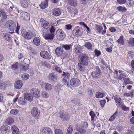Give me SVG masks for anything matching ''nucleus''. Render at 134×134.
<instances>
[{
    "instance_id": "f257e3e1",
    "label": "nucleus",
    "mask_w": 134,
    "mask_h": 134,
    "mask_svg": "<svg viewBox=\"0 0 134 134\" xmlns=\"http://www.w3.org/2000/svg\"><path fill=\"white\" fill-rule=\"evenodd\" d=\"M80 63L85 65H87L89 62V59L88 56L86 54H82L80 57Z\"/></svg>"
},
{
    "instance_id": "f03ea898",
    "label": "nucleus",
    "mask_w": 134,
    "mask_h": 134,
    "mask_svg": "<svg viewBox=\"0 0 134 134\" xmlns=\"http://www.w3.org/2000/svg\"><path fill=\"white\" fill-rule=\"evenodd\" d=\"M21 34L24 38L27 40H31L32 37H34V35L31 32H27L25 30H22Z\"/></svg>"
},
{
    "instance_id": "7ed1b4c3",
    "label": "nucleus",
    "mask_w": 134,
    "mask_h": 134,
    "mask_svg": "<svg viewBox=\"0 0 134 134\" xmlns=\"http://www.w3.org/2000/svg\"><path fill=\"white\" fill-rule=\"evenodd\" d=\"M31 113L33 116L36 119H38L40 116V110L36 107H34L32 108Z\"/></svg>"
},
{
    "instance_id": "20e7f679",
    "label": "nucleus",
    "mask_w": 134,
    "mask_h": 134,
    "mask_svg": "<svg viewBox=\"0 0 134 134\" xmlns=\"http://www.w3.org/2000/svg\"><path fill=\"white\" fill-rule=\"evenodd\" d=\"M70 83L72 86L77 87L80 84V82L78 79L73 78L71 80Z\"/></svg>"
},
{
    "instance_id": "39448f33",
    "label": "nucleus",
    "mask_w": 134,
    "mask_h": 134,
    "mask_svg": "<svg viewBox=\"0 0 134 134\" xmlns=\"http://www.w3.org/2000/svg\"><path fill=\"white\" fill-rule=\"evenodd\" d=\"M101 74V72L98 66H97L94 71L92 72L91 75L93 78H95L99 77Z\"/></svg>"
},
{
    "instance_id": "423d86ee",
    "label": "nucleus",
    "mask_w": 134,
    "mask_h": 134,
    "mask_svg": "<svg viewBox=\"0 0 134 134\" xmlns=\"http://www.w3.org/2000/svg\"><path fill=\"white\" fill-rule=\"evenodd\" d=\"M74 35L77 36H80L82 34V30L81 27L77 26L73 31Z\"/></svg>"
},
{
    "instance_id": "0eeeda50",
    "label": "nucleus",
    "mask_w": 134,
    "mask_h": 134,
    "mask_svg": "<svg viewBox=\"0 0 134 134\" xmlns=\"http://www.w3.org/2000/svg\"><path fill=\"white\" fill-rule=\"evenodd\" d=\"M48 78L51 82L55 83L57 81L58 77L55 74L52 72L49 74Z\"/></svg>"
},
{
    "instance_id": "6e6552de",
    "label": "nucleus",
    "mask_w": 134,
    "mask_h": 134,
    "mask_svg": "<svg viewBox=\"0 0 134 134\" xmlns=\"http://www.w3.org/2000/svg\"><path fill=\"white\" fill-rule=\"evenodd\" d=\"M31 93L33 97L38 98L40 96V91L38 88H33L30 90Z\"/></svg>"
},
{
    "instance_id": "1a4fd4ad",
    "label": "nucleus",
    "mask_w": 134,
    "mask_h": 134,
    "mask_svg": "<svg viewBox=\"0 0 134 134\" xmlns=\"http://www.w3.org/2000/svg\"><path fill=\"white\" fill-rule=\"evenodd\" d=\"M57 34L58 36V38L59 40H63L65 35L64 32L61 29H59L57 31Z\"/></svg>"
},
{
    "instance_id": "9d476101",
    "label": "nucleus",
    "mask_w": 134,
    "mask_h": 134,
    "mask_svg": "<svg viewBox=\"0 0 134 134\" xmlns=\"http://www.w3.org/2000/svg\"><path fill=\"white\" fill-rule=\"evenodd\" d=\"M7 24V26L10 31H13L15 29L16 24L12 20L8 21Z\"/></svg>"
},
{
    "instance_id": "9b49d317",
    "label": "nucleus",
    "mask_w": 134,
    "mask_h": 134,
    "mask_svg": "<svg viewBox=\"0 0 134 134\" xmlns=\"http://www.w3.org/2000/svg\"><path fill=\"white\" fill-rule=\"evenodd\" d=\"M88 125L87 122H85L83 126L80 127L79 131L81 134H84L86 133L87 129L88 128Z\"/></svg>"
},
{
    "instance_id": "f8f14e48",
    "label": "nucleus",
    "mask_w": 134,
    "mask_h": 134,
    "mask_svg": "<svg viewBox=\"0 0 134 134\" xmlns=\"http://www.w3.org/2000/svg\"><path fill=\"white\" fill-rule=\"evenodd\" d=\"M40 22L43 27L45 29H47L50 27L49 24L43 19L40 20Z\"/></svg>"
},
{
    "instance_id": "ddd939ff",
    "label": "nucleus",
    "mask_w": 134,
    "mask_h": 134,
    "mask_svg": "<svg viewBox=\"0 0 134 134\" xmlns=\"http://www.w3.org/2000/svg\"><path fill=\"white\" fill-rule=\"evenodd\" d=\"M9 127L8 126L4 125L1 126L0 130L2 133L7 134L9 132Z\"/></svg>"
},
{
    "instance_id": "4468645a",
    "label": "nucleus",
    "mask_w": 134,
    "mask_h": 134,
    "mask_svg": "<svg viewBox=\"0 0 134 134\" xmlns=\"http://www.w3.org/2000/svg\"><path fill=\"white\" fill-rule=\"evenodd\" d=\"M41 57L47 59H50L51 57L48 53L46 51H42L40 53Z\"/></svg>"
},
{
    "instance_id": "2eb2a0df",
    "label": "nucleus",
    "mask_w": 134,
    "mask_h": 134,
    "mask_svg": "<svg viewBox=\"0 0 134 134\" xmlns=\"http://www.w3.org/2000/svg\"><path fill=\"white\" fill-rule=\"evenodd\" d=\"M20 16L23 19L27 21H29L30 19V16L29 14L26 12H23L20 13Z\"/></svg>"
},
{
    "instance_id": "dca6fc26",
    "label": "nucleus",
    "mask_w": 134,
    "mask_h": 134,
    "mask_svg": "<svg viewBox=\"0 0 134 134\" xmlns=\"http://www.w3.org/2000/svg\"><path fill=\"white\" fill-rule=\"evenodd\" d=\"M42 88H44L47 91H49L52 89V85L48 83H44L41 85Z\"/></svg>"
},
{
    "instance_id": "f3484780",
    "label": "nucleus",
    "mask_w": 134,
    "mask_h": 134,
    "mask_svg": "<svg viewBox=\"0 0 134 134\" xmlns=\"http://www.w3.org/2000/svg\"><path fill=\"white\" fill-rule=\"evenodd\" d=\"M63 49L62 48L58 47L55 50V53L58 56L62 55L63 53Z\"/></svg>"
},
{
    "instance_id": "a211bd4d",
    "label": "nucleus",
    "mask_w": 134,
    "mask_h": 134,
    "mask_svg": "<svg viewBox=\"0 0 134 134\" xmlns=\"http://www.w3.org/2000/svg\"><path fill=\"white\" fill-rule=\"evenodd\" d=\"M23 85V83L21 80H18L15 82L14 86L16 89H20L22 87Z\"/></svg>"
},
{
    "instance_id": "6ab92c4d",
    "label": "nucleus",
    "mask_w": 134,
    "mask_h": 134,
    "mask_svg": "<svg viewBox=\"0 0 134 134\" xmlns=\"http://www.w3.org/2000/svg\"><path fill=\"white\" fill-rule=\"evenodd\" d=\"M54 35V34H43V36L46 40H52L53 39Z\"/></svg>"
},
{
    "instance_id": "aec40b11",
    "label": "nucleus",
    "mask_w": 134,
    "mask_h": 134,
    "mask_svg": "<svg viewBox=\"0 0 134 134\" xmlns=\"http://www.w3.org/2000/svg\"><path fill=\"white\" fill-rule=\"evenodd\" d=\"M41 132L43 134H49L52 133V131L50 128L46 127L41 129Z\"/></svg>"
},
{
    "instance_id": "412c9836",
    "label": "nucleus",
    "mask_w": 134,
    "mask_h": 134,
    "mask_svg": "<svg viewBox=\"0 0 134 134\" xmlns=\"http://www.w3.org/2000/svg\"><path fill=\"white\" fill-rule=\"evenodd\" d=\"M32 96L31 93H25L24 94L25 99L30 101H31L32 100Z\"/></svg>"
},
{
    "instance_id": "4be33fe9",
    "label": "nucleus",
    "mask_w": 134,
    "mask_h": 134,
    "mask_svg": "<svg viewBox=\"0 0 134 134\" xmlns=\"http://www.w3.org/2000/svg\"><path fill=\"white\" fill-rule=\"evenodd\" d=\"M61 13V10L60 9L56 8L53 10V14L55 16H59Z\"/></svg>"
},
{
    "instance_id": "5701e85b",
    "label": "nucleus",
    "mask_w": 134,
    "mask_h": 134,
    "mask_svg": "<svg viewBox=\"0 0 134 134\" xmlns=\"http://www.w3.org/2000/svg\"><path fill=\"white\" fill-rule=\"evenodd\" d=\"M11 129L12 134H19V130L14 125L12 126Z\"/></svg>"
},
{
    "instance_id": "b1692460",
    "label": "nucleus",
    "mask_w": 134,
    "mask_h": 134,
    "mask_svg": "<svg viewBox=\"0 0 134 134\" xmlns=\"http://www.w3.org/2000/svg\"><path fill=\"white\" fill-rule=\"evenodd\" d=\"M29 3V0H21V5L24 8H27Z\"/></svg>"
},
{
    "instance_id": "393cba45",
    "label": "nucleus",
    "mask_w": 134,
    "mask_h": 134,
    "mask_svg": "<svg viewBox=\"0 0 134 134\" xmlns=\"http://www.w3.org/2000/svg\"><path fill=\"white\" fill-rule=\"evenodd\" d=\"M34 44L36 46H39L41 43L40 40L38 37H36L33 40Z\"/></svg>"
},
{
    "instance_id": "a878e982",
    "label": "nucleus",
    "mask_w": 134,
    "mask_h": 134,
    "mask_svg": "<svg viewBox=\"0 0 134 134\" xmlns=\"http://www.w3.org/2000/svg\"><path fill=\"white\" fill-rule=\"evenodd\" d=\"M14 122V120L12 118L9 117L5 121V123L8 125H11Z\"/></svg>"
},
{
    "instance_id": "bb28decb",
    "label": "nucleus",
    "mask_w": 134,
    "mask_h": 134,
    "mask_svg": "<svg viewBox=\"0 0 134 134\" xmlns=\"http://www.w3.org/2000/svg\"><path fill=\"white\" fill-rule=\"evenodd\" d=\"M48 0H46L44 2L41 3L40 6L42 9H44L48 7Z\"/></svg>"
},
{
    "instance_id": "cd10ccee",
    "label": "nucleus",
    "mask_w": 134,
    "mask_h": 134,
    "mask_svg": "<svg viewBox=\"0 0 134 134\" xmlns=\"http://www.w3.org/2000/svg\"><path fill=\"white\" fill-rule=\"evenodd\" d=\"M68 2L69 4L73 7H76L77 4V2L76 0H68Z\"/></svg>"
},
{
    "instance_id": "c85d7f7f",
    "label": "nucleus",
    "mask_w": 134,
    "mask_h": 134,
    "mask_svg": "<svg viewBox=\"0 0 134 134\" xmlns=\"http://www.w3.org/2000/svg\"><path fill=\"white\" fill-rule=\"evenodd\" d=\"M105 94L104 93L100 92H97L96 93L95 96L97 98H100L104 97Z\"/></svg>"
},
{
    "instance_id": "c756f323",
    "label": "nucleus",
    "mask_w": 134,
    "mask_h": 134,
    "mask_svg": "<svg viewBox=\"0 0 134 134\" xmlns=\"http://www.w3.org/2000/svg\"><path fill=\"white\" fill-rule=\"evenodd\" d=\"M116 41L120 44L124 45V41L123 36L122 35L120 36Z\"/></svg>"
},
{
    "instance_id": "7c9ffc66",
    "label": "nucleus",
    "mask_w": 134,
    "mask_h": 134,
    "mask_svg": "<svg viewBox=\"0 0 134 134\" xmlns=\"http://www.w3.org/2000/svg\"><path fill=\"white\" fill-rule=\"evenodd\" d=\"M3 37L5 40L8 41H10L11 39V35L10 34H4L3 35Z\"/></svg>"
},
{
    "instance_id": "2f4dec72",
    "label": "nucleus",
    "mask_w": 134,
    "mask_h": 134,
    "mask_svg": "<svg viewBox=\"0 0 134 134\" xmlns=\"http://www.w3.org/2000/svg\"><path fill=\"white\" fill-rule=\"evenodd\" d=\"M103 29V27L102 26L96 25L95 27V30L98 33H102V30Z\"/></svg>"
},
{
    "instance_id": "473e14b6",
    "label": "nucleus",
    "mask_w": 134,
    "mask_h": 134,
    "mask_svg": "<svg viewBox=\"0 0 134 134\" xmlns=\"http://www.w3.org/2000/svg\"><path fill=\"white\" fill-rule=\"evenodd\" d=\"M18 102L20 104L24 105L26 103L25 99V98L24 99L23 97L20 98Z\"/></svg>"
},
{
    "instance_id": "72a5a7b5",
    "label": "nucleus",
    "mask_w": 134,
    "mask_h": 134,
    "mask_svg": "<svg viewBox=\"0 0 134 134\" xmlns=\"http://www.w3.org/2000/svg\"><path fill=\"white\" fill-rule=\"evenodd\" d=\"M62 75L63 79H68L69 77L70 76V74L68 72H63Z\"/></svg>"
},
{
    "instance_id": "f704fd0d",
    "label": "nucleus",
    "mask_w": 134,
    "mask_h": 134,
    "mask_svg": "<svg viewBox=\"0 0 134 134\" xmlns=\"http://www.w3.org/2000/svg\"><path fill=\"white\" fill-rule=\"evenodd\" d=\"M127 75L124 73H121L118 77V79L121 80L122 79H124L125 77H127Z\"/></svg>"
},
{
    "instance_id": "c9c22d12",
    "label": "nucleus",
    "mask_w": 134,
    "mask_h": 134,
    "mask_svg": "<svg viewBox=\"0 0 134 134\" xmlns=\"http://www.w3.org/2000/svg\"><path fill=\"white\" fill-rule=\"evenodd\" d=\"M62 48L65 49L66 51H68L71 48L72 46L70 44H65L62 46Z\"/></svg>"
},
{
    "instance_id": "e433bc0d",
    "label": "nucleus",
    "mask_w": 134,
    "mask_h": 134,
    "mask_svg": "<svg viewBox=\"0 0 134 134\" xmlns=\"http://www.w3.org/2000/svg\"><path fill=\"white\" fill-rule=\"evenodd\" d=\"M18 66L19 63L17 62H16L13 64L11 66V67L13 70H16L18 68Z\"/></svg>"
},
{
    "instance_id": "4c0bfd02",
    "label": "nucleus",
    "mask_w": 134,
    "mask_h": 134,
    "mask_svg": "<svg viewBox=\"0 0 134 134\" xmlns=\"http://www.w3.org/2000/svg\"><path fill=\"white\" fill-rule=\"evenodd\" d=\"M29 68V66L27 65L24 64L22 65H21V69L23 71H26Z\"/></svg>"
},
{
    "instance_id": "58836bf2",
    "label": "nucleus",
    "mask_w": 134,
    "mask_h": 134,
    "mask_svg": "<svg viewBox=\"0 0 134 134\" xmlns=\"http://www.w3.org/2000/svg\"><path fill=\"white\" fill-rule=\"evenodd\" d=\"M69 116V115H68L67 114L66 115L64 114H62L60 115L61 118L64 121L67 120Z\"/></svg>"
},
{
    "instance_id": "ea45409f",
    "label": "nucleus",
    "mask_w": 134,
    "mask_h": 134,
    "mask_svg": "<svg viewBox=\"0 0 134 134\" xmlns=\"http://www.w3.org/2000/svg\"><path fill=\"white\" fill-rule=\"evenodd\" d=\"M133 91H129L128 93H125L124 96H126L127 97H132L133 96Z\"/></svg>"
},
{
    "instance_id": "a19ab883",
    "label": "nucleus",
    "mask_w": 134,
    "mask_h": 134,
    "mask_svg": "<svg viewBox=\"0 0 134 134\" xmlns=\"http://www.w3.org/2000/svg\"><path fill=\"white\" fill-rule=\"evenodd\" d=\"M117 111H116L115 113L112 115L110 118L109 120L110 121H112L114 120L117 116Z\"/></svg>"
},
{
    "instance_id": "79ce46f5",
    "label": "nucleus",
    "mask_w": 134,
    "mask_h": 134,
    "mask_svg": "<svg viewBox=\"0 0 134 134\" xmlns=\"http://www.w3.org/2000/svg\"><path fill=\"white\" fill-rule=\"evenodd\" d=\"M2 18L5 19L7 18V15H6L5 13L3 10H1L0 11Z\"/></svg>"
},
{
    "instance_id": "37998d69",
    "label": "nucleus",
    "mask_w": 134,
    "mask_h": 134,
    "mask_svg": "<svg viewBox=\"0 0 134 134\" xmlns=\"http://www.w3.org/2000/svg\"><path fill=\"white\" fill-rule=\"evenodd\" d=\"M29 77V75L27 74H23L21 76L22 79L24 80L28 79Z\"/></svg>"
},
{
    "instance_id": "c03bdc74",
    "label": "nucleus",
    "mask_w": 134,
    "mask_h": 134,
    "mask_svg": "<svg viewBox=\"0 0 134 134\" xmlns=\"http://www.w3.org/2000/svg\"><path fill=\"white\" fill-rule=\"evenodd\" d=\"M73 130L72 126L71 125L70 126L68 129L66 134H71Z\"/></svg>"
},
{
    "instance_id": "a18cd8bd",
    "label": "nucleus",
    "mask_w": 134,
    "mask_h": 134,
    "mask_svg": "<svg viewBox=\"0 0 134 134\" xmlns=\"http://www.w3.org/2000/svg\"><path fill=\"white\" fill-rule=\"evenodd\" d=\"M125 85L128 84L130 83V79L127 77H126L123 79Z\"/></svg>"
},
{
    "instance_id": "49530a36",
    "label": "nucleus",
    "mask_w": 134,
    "mask_h": 134,
    "mask_svg": "<svg viewBox=\"0 0 134 134\" xmlns=\"http://www.w3.org/2000/svg\"><path fill=\"white\" fill-rule=\"evenodd\" d=\"M82 64L79 63L78 64V67L80 71H83L84 69V68L82 65Z\"/></svg>"
},
{
    "instance_id": "de8ad7c7",
    "label": "nucleus",
    "mask_w": 134,
    "mask_h": 134,
    "mask_svg": "<svg viewBox=\"0 0 134 134\" xmlns=\"http://www.w3.org/2000/svg\"><path fill=\"white\" fill-rule=\"evenodd\" d=\"M18 110L16 109H14L11 110L10 113L11 114L13 115H16L18 113Z\"/></svg>"
},
{
    "instance_id": "09e8293b",
    "label": "nucleus",
    "mask_w": 134,
    "mask_h": 134,
    "mask_svg": "<svg viewBox=\"0 0 134 134\" xmlns=\"http://www.w3.org/2000/svg\"><path fill=\"white\" fill-rule=\"evenodd\" d=\"M68 79H63V83L64 85H65L66 87H69V84L68 83L67 80Z\"/></svg>"
},
{
    "instance_id": "8fccbe9b",
    "label": "nucleus",
    "mask_w": 134,
    "mask_h": 134,
    "mask_svg": "<svg viewBox=\"0 0 134 134\" xmlns=\"http://www.w3.org/2000/svg\"><path fill=\"white\" fill-rule=\"evenodd\" d=\"M85 46L88 49H90L92 48V45L89 42H86Z\"/></svg>"
},
{
    "instance_id": "3c124183",
    "label": "nucleus",
    "mask_w": 134,
    "mask_h": 134,
    "mask_svg": "<svg viewBox=\"0 0 134 134\" xmlns=\"http://www.w3.org/2000/svg\"><path fill=\"white\" fill-rule=\"evenodd\" d=\"M117 8L119 11H126L127 10V9L124 7L119 6L117 7Z\"/></svg>"
},
{
    "instance_id": "603ef678",
    "label": "nucleus",
    "mask_w": 134,
    "mask_h": 134,
    "mask_svg": "<svg viewBox=\"0 0 134 134\" xmlns=\"http://www.w3.org/2000/svg\"><path fill=\"white\" fill-rule=\"evenodd\" d=\"M55 134H63L62 131L59 129H56L55 131Z\"/></svg>"
},
{
    "instance_id": "864d4df0",
    "label": "nucleus",
    "mask_w": 134,
    "mask_h": 134,
    "mask_svg": "<svg viewBox=\"0 0 134 134\" xmlns=\"http://www.w3.org/2000/svg\"><path fill=\"white\" fill-rule=\"evenodd\" d=\"M114 99L117 103L119 104L120 103V99L117 96H114Z\"/></svg>"
},
{
    "instance_id": "5fc2aeb1",
    "label": "nucleus",
    "mask_w": 134,
    "mask_h": 134,
    "mask_svg": "<svg viewBox=\"0 0 134 134\" xmlns=\"http://www.w3.org/2000/svg\"><path fill=\"white\" fill-rule=\"evenodd\" d=\"M54 69L57 72L59 73H61L62 72V70L61 69L57 66H55L54 67Z\"/></svg>"
},
{
    "instance_id": "6e6d98bb",
    "label": "nucleus",
    "mask_w": 134,
    "mask_h": 134,
    "mask_svg": "<svg viewBox=\"0 0 134 134\" xmlns=\"http://www.w3.org/2000/svg\"><path fill=\"white\" fill-rule=\"evenodd\" d=\"M90 115L91 118V120H94L95 115L94 113L92 111H91L90 113Z\"/></svg>"
},
{
    "instance_id": "4d7b16f0",
    "label": "nucleus",
    "mask_w": 134,
    "mask_h": 134,
    "mask_svg": "<svg viewBox=\"0 0 134 134\" xmlns=\"http://www.w3.org/2000/svg\"><path fill=\"white\" fill-rule=\"evenodd\" d=\"M42 96L45 98H47L49 96V94L46 92H42Z\"/></svg>"
},
{
    "instance_id": "13d9d810",
    "label": "nucleus",
    "mask_w": 134,
    "mask_h": 134,
    "mask_svg": "<svg viewBox=\"0 0 134 134\" xmlns=\"http://www.w3.org/2000/svg\"><path fill=\"white\" fill-rule=\"evenodd\" d=\"M49 30L51 34H53L55 32V28L52 26H51V27L49 29Z\"/></svg>"
},
{
    "instance_id": "bf43d9fd",
    "label": "nucleus",
    "mask_w": 134,
    "mask_h": 134,
    "mask_svg": "<svg viewBox=\"0 0 134 134\" xmlns=\"http://www.w3.org/2000/svg\"><path fill=\"white\" fill-rule=\"evenodd\" d=\"M94 53L97 56H99L101 54V53L100 51L96 49L94 51Z\"/></svg>"
},
{
    "instance_id": "052dcab7",
    "label": "nucleus",
    "mask_w": 134,
    "mask_h": 134,
    "mask_svg": "<svg viewBox=\"0 0 134 134\" xmlns=\"http://www.w3.org/2000/svg\"><path fill=\"white\" fill-rule=\"evenodd\" d=\"M121 107L122 109L125 111H127L129 110V108L127 107L124 105H122Z\"/></svg>"
},
{
    "instance_id": "680f3d73",
    "label": "nucleus",
    "mask_w": 134,
    "mask_h": 134,
    "mask_svg": "<svg viewBox=\"0 0 134 134\" xmlns=\"http://www.w3.org/2000/svg\"><path fill=\"white\" fill-rule=\"evenodd\" d=\"M129 43L130 44L133 46L134 44V38H131L130 39Z\"/></svg>"
},
{
    "instance_id": "e2e57ef3",
    "label": "nucleus",
    "mask_w": 134,
    "mask_h": 134,
    "mask_svg": "<svg viewBox=\"0 0 134 134\" xmlns=\"http://www.w3.org/2000/svg\"><path fill=\"white\" fill-rule=\"evenodd\" d=\"M103 25L104 26V30H102V34L103 35L105 33L107 29V27L105 25V24H103Z\"/></svg>"
},
{
    "instance_id": "0e129e2a",
    "label": "nucleus",
    "mask_w": 134,
    "mask_h": 134,
    "mask_svg": "<svg viewBox=\"0 0 134 134\" xmlns=\"http://www.w3.org/2000/svg\"><path fill=\"white\" fill-rule=\"evenodd\" d=\"M100 102L101 105L102 107H103L105 104L106 101L105 99H104L100 101Z\"/></svg>"
},
{
    "instance_id": "69168bd1",
    "label": "nucleus",
    "mask_w": 134,
    "mask_h": 134,
    "mask_svg": "<svg viewBox=\"0 0 134 134\" xmlns=\"http://www.w3.org/2000/svg\"><path fill=\"white\" fill-rule=\"evenodd\" d=\"M66 29L68 30H70L71 29L72 26L71 24L65 25Z\"/></svg>"
},
{
    "instance_id": "338daca9",
    "label": "nucleus",
    "mask_w": 134,
    "mask_h": 134,
    "mask_svg": "<svg viewBox=\"0 0 134 134\" xmlns=\"http://www.w3.org/2000/svg\"><path fill=\"white\" fill-rule=\"evenodd\" d=\"M87 92L88 93V94L90 96H92V90H91L90 89H88L87 90Z\"/></svg>"
},
{
    "instance_id": "774afa93",
    "label": "nucleus",
    "mask_w": 134,
    "mask_h": 134,
    "mask_svg": "<svg viewBox=\"0 0 134 134\" xmlns=\"http://www.w3.org/2000/svg\"><path fill=\"white\" fill-rule=\"evenodd\" d=\"M130 66L132 68V69L134 71V61L132 60L131 62V63L130 64Z\"/></svg>"
}]
</instances>
